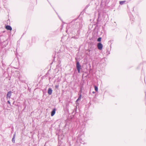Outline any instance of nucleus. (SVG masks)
I'll list each match as a JSON object with an SVG mask.
<instances>
[{
  "instance_id": "20",
  "label": "nucleus",
  "mask_w": 146,
  "mask_h": 146,
  "mask_svg": "<svg viewBox=\"0 0 146 146\" xmlns=\"http://www.w3.org/2000/svg\"><path fill=\"white\" fill-rule=\"evenodd\" d=\"M72 23H74V22H73V21H72Z\"/></svg>"
},
{
  "instance_id": "10",
  "label": "nucleus",
  "mask_w": 146,
  "mask_h": 146,
  "mask_svg": "<svg viewBox=\"0 0 146 146\" xmlns=\"http://www.w3.org/2000/svg\"><path fill=\"white\" fill-rule=\"evenodd\" d=\"M130 19L131 20H132L133 21H134V19L133 18V16L132 15L130 16Z\"/></svg>"
},
{
  "instance_id": "19",
  "label": "nucleus",
  "mask_w": 146,
  "mask_h": 146,
  "mask_svg": "<svg viewBox=\"0 0 146 146\" xmlns=\"http://www.w3.org/2000/svg\"><path fill=\"white\" fill-rule=\"evenodd\" d=\"M95 93V92H93V93Z\"/></svg>"
},
{
  "instance_id": "13",
  "label": "nucleus",
  "mask_w": 146,
  "mask_h": 146,
  "mask_svg": "<svg viewBox=\"0 0 146 146\" xmlns=\"http://www.w3.org/2000/svg\"><path fill=\"white\" fill-rule=\"evenodd\" d=\"M12 141L13 143L15 142V138H13L12 139Z\"/></svg>"
},
{
  "instance_id": "7",
  "label": "nucleus",
  "mask_w": 146,
  "mask_h": 146,
  "mask_svg": "<svg viewBox=\"0 0 146 146\" xmlns=\"http://www.w3.org/2000/svg\"><path fill=\"white\" fill-rule=\"evenodd\" d=\"M56 110L55 108H54V109H53V110H52V111H51V116H53L55 114V112H56Z\"/></svg>"
},
{
  "instance_id": "17",
  "label": "nucleus",
  "mask_w": 146,
  "mask_h": 146,
  "mask_svg": "<svg viewBox=\"0 0 146 146\" xmlns=\"http://www.w3.org/2000/svg\"><path fill=\"white\" fill-rule=\"evenodd\" d=\"M7 103L9 104L10 105H11V103H10V101H7Z\"/></svg>"
},
{
  "instance_id": "16",
  "label": "nucleus",
  "mask_w": 146,
  "mask_h": 146,
  "mask_svg": "<svg viewBox=\"0 0 146 146\" xmlns=\"http://www.w3.org/2000/svg\"><path fill=\"white\" fill-rule=\"evenodd\" d=\"M15 134H14V135H13V138H15Z\"/></svg>"
},
{
  "instance_id": "3",
  "label": "nucleus",
  "mask_w": 146,
  "mask_h": 146,
  "mask_svg": "<svg viewBox=\"0 0 146 146\" xmlns=\"http://www.w3.org/2000/svg\"><path fill=\"white\" fill-rule=\"evenodd\" d=\"M12 92L11 91H9L8 92L6 98H11V96Z\"/></svg>"
},
{
  "instance_id": "1",
  "label": "nucleus",
  "mask_w": 146,
  "mask_h": 146,
  "mask_svg": "<svg viewBox=\"0 0 146 146\" xmlns=\"http://www.w3.org/2000/svg\"><path fill=\"white\" fill-rule=\"evenodd\" d=\"M75 23L72 26V27L74 29L79 30L82 27L83 22L82 20L77 19Z\"/></svg>"
},
{
  "instance_id": "18",
  "label": "nucleus",
  "mask_w": 146,
  "mask_h": 146,
  "mask_svg": "<svg viewBox=\"0 0 146 146\" xmlns=\"http://www.w3.org/2000/svg\"><path fill=\"white\" fill-rule=\"evenodd\" d=\"M88 7V5H87L86 7V8H87Z\"/></svg>"
},
{
  "instance_id": "11",
  "label": "nucleus",
  "mask_w": 146,
  "mask_h": 146,
  "mask_svg": "<svg viewBox=\"0 0 146 146\" xmlns=\"http://www.w3.org/2000/svg\"><path fill=\"white\" fill-rule=\"evenodd\" d=\"M94 89L97 92L98 91V88L97 86H94Z\"/></svg>"
},
{
  "instance_id": "4",
  "label": "nucleus",
  "mask_w": 146,
  "mask_h": 146,
  "mask_svg": "<svg viewBox=\"0 0 146 146\" xmlns=\"http://www.w3.org/2000/svg\"><path fill=\"white\" fill-rule=\"evenodd\" d=\"M76 66L77 69H81V65L79 62H77L76 64Z\"/></svg>"
},
{
  "instance_id": "8",
  "label": "nucleus",
  "mask_w": 146,
  "mask_h": 146,
  "mask_svg": "<svg viewBox=\"0 0 146 146\" xmlns=\"http://www.w3.org/2000/svg\"><path fill=\"white\" fill-rule=\"evenodd\" d=\"M126 2V1H119V4L121 5H123V4H125V3Z\"/></svg>"
},
{
  "instance_id": "9",
  "label": "nucleus",
  "mask_w": 146,
  "mask_h": 146,
  "mask_svg": "<svg viewBox=\"0 0 146 146\" xmlns=\"http://www.w3.org/2000/svg\"><path fill=\"white\" fill-rule=\"evenodd\" d=\"M78 95L79 96V98H78L77 100L76 101V102H77L80 100L81 98H82L81 94L80 93H80H79Z\"/></svg>"
},
{
  "instance_id": "2",
  "label": "nucleus",
  "mask_w": 146,
  "mask_h": 146,
  "mask_svg": "<svg viewBox=\"0 0 146 146\" xmlns=\"http://www.w3.org/2000/svg\"><path fill=\"white\" fill-rule=\"evenodd\" d=\"M98 48L100 50H101L103 47V45L101 43H98L97 44Z\"/></svg>"
},
{
  "instance_id": "15",
  "label": "nucleus",
  "mask_w": 146,
  "mask_h": 146,
  "mask_svg": "<svg viewBox=\"0 0 146 146\" xmlns=\"http://www.w3.org/2000/svg\"><path fill=\"white\" fill-rule=\"evenodd\" d=\"M77 70H78V73H80V69H77Z\"/></svg>"
},
{
  "instance_id": "14",
  "label": "nucleus",
  "mask_w": 146,
  "mask_h": 146,
  "mask_svg": "<svg viewBox=\"0 0 146 146\" xmlns=\"http://www.w3.org/2000/svg\"><path fill=\"white\" fill-rule=\"evenodd\" d=\"M59 87V85H56L55 86V88H58Z\"/></svg>"
},
{
  "instance_id": "6",
  "label": "nucleus",
  "mask_w": 146,
  "mask_h": 146,
  "mask_svg": "<svg viewBox=\"0 0 146 146\" xmlns=\"http://www.w3.org/2000/svg\"><path fill=\"white\" fill-rule=\"evenodd\" d=\"M5 28L7 30L11 31L12 29L11 27L9 25H7L5 27Z\"/></svg>"
},
{
  "instance_id": "12",
  "label": "nucleus",
  "mask_w": 146,
  "mask_h": 146,
  "mask_svg": "<svg viewBox=\"0 0 146 146\" xmlns=\"http://www.w3.org/2000/svg\"><path fill=\"white\" fill-rule=\"evenodd\" d=\"M101 40V37L97 39V41L98 42H100Z\"/></svg>"
},
{
  "instance_id": "5",
  "label": "nucleus",
  "mask_w": 146,
  "mask_h": 146,
  "mask_svg": "<svg viewBox=\"0 0 146 146\" xmlns=\"http://www.w3.org/2000/svg\"><path fill=\"white\" fill-rule=\"evenodd\" d=\"M52 92V89L51 88H49L48 89V93L49 95H51Z\"/></svg>"
}]
</instances>
